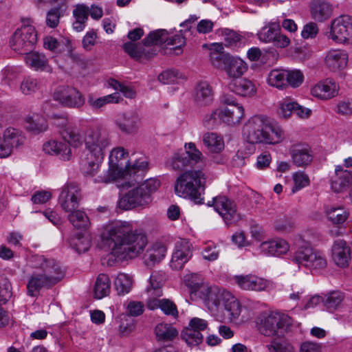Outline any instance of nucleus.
Returning a JSON list of instances; mask_svg holds the SVG:
<instances>
[{
    "instance_id": "f257e3e1",
    "label": "nucleus",
    "mask_w": 352,
    "mask_h": 352,
    "mask_svg": "<svg viewBox=\"0 0 352 352\" xmlns=\"http://www.w3.org/2000/svg\"><path fill=\"white\" fill-rule=\"evenodd\" d=\"M101 239L111 250L109 259L114 257L118 262L136 258L144 252L148 243L144 232L133 230L129 222L121 221L107 225L101 234Z\"/></svg>"
},
{
    "instance_id": "f03ea898",
    "label": "nucleus",
    "mask_w": 352,
    "mask_h": 352,
    "mask_svg": "<svg viewBox=\"0 0 352 352\" xmlns=\"http://www.w3.org/2000/svg\"><path fill=\"white\" fill-rule=\"evenodd\" d=\"M36 271L30 276L27 283L28 294L37 296L43 287H51L58 283L65 276V272L58 261L44 256L34 258Z\"/></svg>"
},
{
    "instance_id": "7ed1b4c3",
    "label": "nucleus",
    "mask_w": 352,
    "mask_h": 352,
    "mask_svg": "<svg viewBox=\"0 0 352 352\" xmlns=\"http://www.w3.org/2000/svg\"><path fill=\"white\" fill-rule=\"evenodd\" d=\"M243 136L250 144H275L284 138V132L272 118L256 115L251 117L243 126Z\"/></svg>"
},
{
    "instance_id": "20e7f679",
    "label": "nucleus",
    "mask_w": 352,
    "mask_h": 352,
    "mask_svg": "<svg viewBox=\"0 0 352 352\" xmlns=\"http://www.w3.org/2000/svg\"><path fill=\"white\" fill-rule=\"evenodd\" d=\"M205 182V175L201 170H186L177 178L174 185L175 192L181 197L189 199L196 204H201Z\"/></svg>"
},
{
    "instance_id": "39448f33",
    "label": "nucleus",
    "mask_w": 352,
    "mask_h": 352,
    "mask_svg": "<svg viewBox=\"0 0 352 352\" xmlns=\"http://www.w3.org/2000/svg\"><path fill=\"white\" fill-rule=\"evenodd\" d=\"M204 302L210 311L226 310L230 319H236L241 311L239 301L230 292L216 286L205 289Z\"/></svg>"
},
{
    "instance_id": "423d86ee",
    "label": "nucleus",
    "mask_w": 352,
    "mask_h": 352,
    "mask_svg": "<svg viewBox=\"0 0 352 352\" xmlns=\"http://www.w3.org/2000/svg\"><path fill=\"white\" fill-rule=\"evenodd\" d=\"M60 134L67 142L49 141L43 144L45 153L58 157L63 161H69L72 157V150L68 145L78 147L84 142V137L81 130L76 126L67 125L60 131Z\"/></svg>"
},
{
    "instance_id": "0eeeda50",
    "label": "nucleus",
    "mask_w": 352,
    "mask_h": 352,
    "mask_svg": "<svg viewBox=\"0 0 352 352\" xmlns=\"http://www.w3.org/2000/svg\"><path fill=\"white\" fill-rule=\"evenodd\" d=\"M168 38V31L160 29L150 32L143 40L142 43L127 42L123 45L124 51L133 59L151 58L156 54L153 45H164Z\"/></svg>"
},
{
    "instance_id": "6e6552de",
    "label": "nucleus",
    "mask_w": 352,
    "mask_h": 352,
    "mask_svg": "<svg viewBox=\"0 0 352 352\" xmlns=\"http://www.w3.org/2000/svg\"><path fill=\"white\" fill-rule=\"evenodd\" d=\"M128 156V152L123 147L113 149L109 155V170L103 175L95 178L94 182L108 184L118 178L124 177V172L129 170Z\"/></svg>"
},
{
    "instance_id": "1a4fd4ad",
    "label": "nucleus",
    "mask_w": 352,
    "mask_h": 352,
    "mask_svg": "<svg viewBox=\"0 0 352 352\" xmlns=\"http://www.w3.org/2000/svg\"><path fill=\"white\" fill-rule=\"evenodd\" d=\"M292 322V318L287 314L278 311H272L269 314H262L258 324L260 332L264 336L278 335L280 336L285 331L289 330Z\"/></svg>"
},
{
    "instance_id": "9d476101",
    "label": "nucleus",
    "mask_w": 352,
    "mask_h": 352,
    "mask_svg": "<svg viewBox=\"0 0 352 352\" xmlns=\"http://www.w3.org/2000/svg\"><path fill=\"white\" fill-rule=\"evenodd\" d=\"M85 150L104 156L111 146L109 132L104 128L97 126L90 128L84 136Z\"/></svg>"
},
{
    "instance_id": "9b49d317",
    "label": "nucleus",
    "mask_w": 352,
    "mask_h": 352,
    "mask_svg": "<svg viewBox=\"0 0 352 352\" xmlns=\"http://www.w3.org/2000/svg\"><path fill=\"white\" fill-rule=\"evenodd\" d=\"M296 263L311 270L323 269L327 266V259L322 252L314 250L308 243L299 245L292 257Z\"/></svg>"
},
{
    "instance_id": "f8f14e48",
    "label": "nucleus",
    "mask_w": 352,
    "mask_h": 352,
    "mask_svg": "<svg viewBox=\"0 0 352 352\" xmlns=\"http://www.w3.org/2000/svg\"><path fill=\"white\" fill-rule=\"evenodd\" d=\"M37 41V34L34 26L24 25L18 28L10 40L11 48L21 54L30 52Z\"/></svg>"
},
{
    "instance_id": "ddd939ff",
    "label": "nucleus",
    "mask_w": 352,
    "mask_h": 352,
    "mask_svg": "<svg viewBox=\"0 0 352 352\" xmlns=\"http://www.w3.org/2000/svg\"><path fill=\"white\" fill-rule=\"evenodd\" d=\"M184 152L176 153L173 157L169 166L174 170L182 171L188 167H192L201 161L202 154L192 142L185 144Z\"/></svg>"
},
{
    "instance_id": "4468645a",
    "label": "nucleus",
    "mask_w": 352,
    "mask_h": 352,
    "mask_svg": "<svg viewBox=\"0 0 352 352\" xmlns=\"http://www.w3.org/2000/svg\"><path fill=\"white\" fill-rule=\"evenodd\" d=\"M25 141V137L18 129L8 128L3 130L0 125V157H8L14 148L23 145Z\"/></svg>"
},
{
    "instance_id": "2eb2a0df",
    "label": "nucleus",
    "mask_w": 352,
    "mask_h": 352,
    "mask_svg": "<svg viewBox=\"0 0 352 352\" xmlns=\"http://www.w3.org/2000/svg\"><path fill=\"white\" fill-rule=\"evenodd\" d=\"M329 37L337 43H346L352 40V17L341 15L331 23Z\"/></svg>"
},
{
    "instance_id": "dca6fc26",
    "label": "nucleus",
    "mask_w": 352,
    "mask_h": 352,
    "mask_svg": "<svg viewBox=\"0 0 352 352\" xmlns=\"http://www.w3.org/2000/svg\"><path fill=\"white\" fill-rule=\"evenodd\" d=\"M81 198L79 185L76 182H68L61 188L58 203L65 212H69L78 208Z\"/></svg>"
},
{
    "instance_id": "f3484780",
    "label": "nucleus",
    "mask_w": 352,
    "mask_h": 352,
    "mask_svg": "<svg viewBox=\"0 0 352 352\" xmlns=\"http://www.w3.org/2000/svg\"><path fill=\"white\" fill-rule=\"evenodd\" d=\"M278 23L270 22L263 27L258 32V39L263 43H272L277 47H286L290 43L289 38L280 33Z\"/></svg>"
},
{
    "instance_id": "a211bd4d",
    "label": "nucleus",
    "mask_w": 352,
    "mask_h": 352,
    "mask_svg": "<svg viewBox=\"0 0 352 352\" xmlns=\"http://www.w3.org/2000/svg\"><path fill=\"white\" fill-rule=\"evenodd\" d=\"M53 98L62 105L70 108H80L85 103L82 94L72 87H58L54 93Z\"/></svg>"
},
{
    "instance_id": "6ab92c4d",
    "label": "nucleus",
    "mask_w": 352,
    "mask_h": 352,
    "mask_svg": "<svg viewBox=\"0 0 352 352\" xmlns=\"http://www.w3.org/2000/svg\"><path fill=\"white\" fill-rule=\"evenodd\" d=\"M215 210L221 216L226 224H232L241 219L234 202L226 196H218L213 199Z\"/></svg>"
},
{
    "instance_id": "aec40b11",
    "label": "nucleus",
    "mask_w": 352,
    "mask_h": 352,
    "mask_svg": "<svg viewBox=\"0 0 352 352\" xmlns=\"http://www.w3.org/2000/svg\"><path fill=\"white\" fill-rule=\"evenodd\" d=\"M151 202L148 193L143 192L139 186L130 190L119 200L118 206L123 210H130L137 206L148 205Z\"/></svg>"
},
{
    "instance_id": "412c9836",
    "label": "nucleus",
    "mask_w": 352,
    "mask_h": 352,
    "mask_svg": "<svg viewBox=\"0 0 352 352\" xmlns=\"http://www.w3.org/2000/svg\"><path fill=\"white\" fill-rule=\"evenodd\" d=\"M208 327L206 320L194 318L190 320L188 327L183 331L182 338L189 346H197L202 342L203 336L201 331L205 330Z\"/></svg>"
},
{
    "instance_id": "4be33fe9",
    "label": "nucleus",
    "mask_w": 352,
    "mask_h": 352,
    "mask_svg": "<svg viewBox=\"0 0 352 352\" xmlns=\"http://www.w3.org/2000/svg\"><path fill=\"white\" fill-rule=\"evenodd\" d=\"M192 256L190 244L188 241L182 240L176 242L170 262V267L175 270H181Z\"/></svg>"
},
{
    "instance_id": "5701e85b",
    "label": "nucleus",
    "mask_w": 352,
    "mask_h": 352,
    "mask_svg": "<svg viewBox=\"0 0 352 352\" xmlns=\"http://www.w3.org/2000/svg\"><path fill=\"white\" fill-rule=\"evenodd\" d=\"M234 279L239 287L244 290L261 292L273 287L272 282L252 274L236 276Z\"/></svg>"
},
{
    "instance_id": "b1692460",
    "label": "nucleus",
    "mask_w": 352,
    "mask_h": 352,
    "mask_svg": "<svg viewBox=\"0 0 352 352\" xmlns=\"http://www.w3.org/2000/svg\"><path fill=\"white\" fill-rule=\"evenodd\" d=\"M104 160V156L85 150L80 157V168L81 173L87 177L96 175Z\"/></svg>"
},
{
    "instance_id": "393cba45",
    "label": "nucleus",
    "mask_w": 352,
    "mask_h": 352,
    "mask_svg": "<svg viewBox=\"0 0 352 352\" xmlns=\"http://www.w3.org/2000/svg\"><path fill=\"white\" fill-rule=\"evenodd\" d=\"M293 163L298 167H306L313 160L310 147L302 143L292 145L289 149Z\"/></svg>"
},
{
    "instance_id": "a878e982",
    "label": "nucleus",
    "mask_w": 352,
    "mask_h": 352,
    "mask_svg": "<svg viewBox=\"0 0 352 352\" xmlns=\"http://www.w3.org/2000/svg\"><path fill=\"white\" fill-rule=\"evenodd\" d=\"M312 111L307 107L300 105L295 101L285 100L280 104L278 113L280 116L287 118L292 114H295L301 119H306L310 117Z\"/></svg>"
},
{
    "instance_id": "bb28decb",
    "label": "nucleus",
    "mask_w": 352,
    "mask_h": 352,
    "mask_svg": "<svg viewBox=\"0 0 352 352\" xmlns=\"http://www.w3.org/2000/svg\"><path fill=\"white\" fill-rule=\"evenodd\" d=\"M214 94L212 87L206 81L198 82L195 88L194 101L197 107H203L212 104Z\"/></svg>"
},
{
    "instance_id": "cd10ccee",
    "label": "nucleus",
    "mask_w": 352,
    "mask_h": 352,
    "mask_svg": "<svg viewBox=\"0 0 352 352\" xmlns=\"http://www.w3.org/2000/svg\"><path fill=\"white\" fill-rule=\"evenodd\" d=\"M332 258L338 266L344 267L351 259V248L344 240H336L332 246Z\"/></svg>"
},
{
    "instance_id": "c85d7f7f",
    "label": "nucleus",
    "mask_w": 352,
    "mask_h": 352,
    "mask_svg": "<svg viewBox=\"0 0 352 352\" xmlns=\"http://www.w3.org/2000/svg\"><path fill=\"white\" fill-rule=\"evenodd\" d=\"M221 121L228 125L234 126L241 122L244 116L242 105H230L220 107Z\"/></svg>"
},
{
    "instance_id": "c756f323",
    "label": "nucleus",
    "mask_w": 352,
    "mask_h": 352,
    "mask_svg": "<svg viewBox=\"0 0 352 352\" xmlns=\"http://www.w3.org/2000/svg\"><path fill=\"white\" fill-rule=\"evenodd\" d=\"M336 175L332 179L331 186L335 192L346 190L352 182V172L344 170L342 166H337Z\"/></svg>"
},
{
    "instance_id": "7c9ffc66",
    "label": "nucleus",
    "mask_w": 352,
    "mask_h": 352,
    "mask_svg": "<svg viewBox=\"0 0 352 352\" xmlns=\"http://www.w3.org/2000/svg\"><path fill=\"white\" fill-rule=\"evenodd\" d=\"M228 88L231 91L243 97H250L256 93L254 85L247 78L232 79L228 84Z\"/></svg>"
},
{
    "instance_id": "2f4dec72",
    "label": "nucleus",
    "mask_w": 352,
    "mask_h": 352,
    "mask_svg": "<svg viewBox=\"0 0 352 352\" xmlns=\"http://www.w3.org/2000/svg\"><path fill=\"white\" fill-rule=\"evenodd\" d=\"M139 122L138 114L135 111H129L121 114L116 123L123 133L129 134L137 130Z\"/></svg>"
},
{
    "instance_id": "473e14b6",
    "label": "nucleus",
    "mask_w": 352,
    "mask_h": 352,
    "mask_svg": "<svg viewBox=\"0 0 352 352\" xmlns=\"http://www.w3.org/2000/svg\"><path fill=\"white\" fill-rule=\"evenodd\" d=\"M338 92L336 84L330 79L320 82L311 89L312 96L320 99H329L334 97Z\"/></svg>"
},
{
    "instance_id": "72a5a7b5",
    "label": "nucleus",
    "mask_w": 352,
    "mask_h": 352,
    "mask_svg": "<svg viewBox=\"0 0 352 352\" xmlns=\"http://www.w3.org/2000/svg\"><path fill=\"white\" fill-rule=\"evenodd\" d=\"M332 12V6L324 0H314L311 3V16L316 21H326L331 16Z\"/></svg>"
},
{
    "instance_id": "f704fd0d",
    "label": "nucleus",
    "mask_w": 352,
    "mask_h": 352,
    "mask_svg": "<svg viewBox=\"0 0 352 352\" xmlns=\"http://www.w3.org/2000/svg\"><path fill=\"white\" fill-rule=\"evenodd\" d=\"M289 249V245L283 239H276L263 242L260 245L261 252L267 255L280 256L286 254Z\"/></svg>"
},
{
    "instance_id": "c9c22d12",
    "label": "nucleus",
    "mask_w": 352,
    "mask_h": 352,
    "mask_svg": "<svg viewBox=\"0 0 352 352\" xmlns=\"http://www.w3.org/2000/svg\"><path fill=\"white\" fill-rule=\"evenodd\" d=\"M25 60L26 63L35 71L52 72V68L49 64L47 56L43 53H28Z\"/></svg>"
},
{
    "instance_id": "e433bc0d",
    "label": "nucleus",
    "mask_w": 352,
    "mask_h": 352,
    "mask_svg": "<svg viewBox=\"0 0 352 352\" xmlns=\"http://www.w3.org/2000/svg\"><path fill=\"white\" fill-rule=\"evenodd\" d=\"M347 54L341 50L330 51L325 59L327 66L332 71L344 69L347 64Z\"/></svg>"
},
{
    "instance_id": "4c0bfd02",
    "label": "nucleus",
    "mask_w": 352,
    "mask_h": 352,
    "mask_svg": "<svg viewBox=\"0 0 352 352\" xmlns=\"http://www.w3.org/2000/svg\"><path fill=\"white\" fill-rule=\"evenodd\" d=\"M167 248L162 243H155L150 247L144 254V263L147 266L160 262L165 256Z\"/></svg>"
},
{
    "instance_id": "58836bf2",
    "label": "nucleus",
    "mask_w": 352,
    "mask_h": 352,
    "mask_svg": "<svg viewBox=\"0 0 352 352\" xmlns=\"http://www.w3.org/2000/svg\"><path fill=\"white\" fill-rule=\"evenodd\" d=\"M224 69L229 77L235 79L239 78L246 72L248 67L242 59L230 56Z\"/></svg>"
},
{
    "instance_id": "ea45409f",
    "label": "nucleus",
    "mask_w": 352,
    "mask_h": 352,
    "mask_svg": "<svg viewBox=\"0 0 352 352\" xmlns=\"http://www.w3.org/2000/svg\"><path fill=\"white\" fill-rule=\"evenodd\" d=\"M155 333L157 341H173L178 335L177 329L170 324L160 323L155 329Z\"/></svg>"
},
{
    "instance_id": "a19ab883",
    "label": "nucleus",
    "mask_w": 352,
    "mask_h": 352,
    "mask_svg": "<svg viewBox=\"0 0 352 352\" xmlns=\"http://www.w3.org/2000/svg\"><path fill=\"white\" fill-rule=\"evenodd\" d=\"M25 127L28 131L38 134L47 129V124L43 117L38 114H34L26 118Z\"/></svg>"
},
{
    "instance_id": "79ce46f5",
    "label": "nucleus",
    "mask_w": 352,
    "mask_h": 352,
    "mask_svg": "<svg viewBox=\"0 0 352 352\" xmlns=\"http://www.w3.org/2000/svg\"><path fill=\"white\" fill-rule=\"evenodd\" d=\"M164 280V274L162 272L157 271L152 272L149 279L150 285L146 288L148 295L162 296V286Z\"/></svg>"
},
{
    "instance_id": "37998d69",
    "label": "nucleus",
    "mask_w": 352,
    "mask_h": 352,
    "mask_svg": "<svg viewBox=\"0 0 352 352\" xmlns=\"http://www.w3.org/2000/svg\"><path fill=\"white\" fill-rule=\"evenodd\" d=\"M203 143L212 153H219L224 148L223 138L215 133H206L203 135Z\"/></svg>"
},
{
    "instance_id": "c03bdc74",
    "label": "nucleus",
    "mask_w": 352,
    "mask_h": 352,
    "mask_svg": "<svg viewBox=\"0 0 352 352\" xmlns=\"http://www.w3.org/2000/svg\"><path fill=\"white\" fill-rule=\"evenodd\" d=\"M111 282L107 275L100 274L98 276L94 285V296L98 299L107 296L110 293Z\"/></svg>"
},
{
    "instance_id": "a18cd8bd",
    "label": "nucleus",
    "mask_w": 352,
    "mask_h": 352,
    "mask_svg": "<svg viewBox=\"0 0 352 352\" xmlns=\"http://www.w3.org/2000/svg\"><path fill=\"white\" fill-rule=\"evenodd\" d=\"M223 47L221 44H213V48L210 53V59L212 64L216 67H220L222 65L226 66V63L230 57L229 54L223 52Z\"/></svg>"
},
{
    "instance_id": "49530a36",
    "label": "nucleus",
    "mask_w": 352,
    "mask_h": 352,
    "mask_svg": "<svg viewBox=\"0 0 352 352\" xmlns=\"http://www.w3.org/2000/svg\"><path fill=\"white\" fill-rule=\"evenodd\" d=\"M67 219L76 229L86 230L89 226V219L84 211L74 210L69 212Z\"/></svg>"
},
{
    "instance_id": "de8ad7c7",
    "label": "nucleus",
    "mask_w": 352,
    "mask_h": 352,
    "mask_svg": "<svg viewBox=\"0 0 352 352\" xmlns=\"http://www.w3.org/2000/svg\"><path fill=\"white\" fill-rule=\"evenodd\" d=\"M69 246L78 253L85 252L90 246L91 242L87 237L82 234H76L68 239Z\"/></svg>"
},
{
    "instance_id": "09e8293b",
    "label": "nucleus",
    "mask_w": 352,
    "mask_h": 352,
    "mask_svg": "<svg viewBox=\"0 0 352 352\" xmlns=\"http://www.w3.org/2000/svg\"><path fill=\"white\" fill-rule=\"evenodd\" d=\"M267 82L270 86L278 89L287 87V70H272L268 74Z\"/></svg>"
},
{
    "instance_id": "8fccbe9b",
    "label": "nucleus",
    "mask_w": 352,
    "mask_h": 352,
    "mask_svg": "<svg viewBox=\"0 0 352 352\" xmlns=\"http://www.w3.org/2000/svg\"><path fill=\"white\" fill-rule=\"evenodd\" d=\"M325 212L328 219L337 225L344 223L349 217L348 212L342 207H330Z\"/></svg>"
},
{
    "instance_id": "3c124183",
    "label": "nucleus",
    "mask_w": 352,
    "mask_h": 352,
    "mask_svg": "<svg viewBox=\"0 0 352 352\" xmlns=\"http://www.w3.org/2000/svg\"><path fill=\"white\" fill-rule=\"evenodd\" d=\"M344 298L342 292L334 291L324 297L323 305L329 311H333L340 307Z\"/></svg>"
},
{
    "instance_id": "603ef678",
    "label": "nucleus",
    "mask_w": 352,
    "mask_h": 352,
    "mask_svg": "<svg viewBox=\"0 0 352 352\" xmlns=\"http://www.w3.org/2000/svg\"><path fill=\"white\" fill-rule=\"evenodd\" d=\"M120 96L118 93H114L98 98L89 96L87 100L88 104L94 109H98L104 105L110 103H118Z\"/></svg>"
},
{
    "instance_id": "864d4df0",
    "label": "nucleus",
    "mask_w": 352,
    "mask_h": 352,
    "mask_svg": "<svg viewBox=\"0 0 352 352\" xmlns=\"http://www.w3.org/2000/svg\"><path fill=\"white\" fill-rule=\"evenodd\" d=\"M114 283L116 289L119 295L128 294L132 287L131 278L126 274H119Z\"/></svg>"
},
{
    "instance_id": "5fc2aeb1",
    "label": "nucleus",
    "mask_w": 352,
    "mask_h": 352,
    "mask_svg": "<svg viewBox=\"0 0 352 352\" xmlns=\"http://www.w3.org/2000/svg\"><path fill=\"white\" fill-rule=\"evenodd\" d=\"M267 347L269 352H294L292 346L283 338L273 340Z\"/></svg>"
},
{
    "instance_id": "6e6d98bb",
    "label": "nucleus",
    "mask_w": 352,
    "mask_h": 352,
    "mask_svg": "<svg viewBox=\"0 0 352 352\" xmlns=\"http://www.w3.org/2000/svg\"><path fill=\"white\" fill-rule=\"evenodd\" d=\"M43 46L54 53H59L64 50L65 44L63 38L58 40L52 36H47L43 38Z\"/></svg>"
},
{
    "instance_id": "4d7b16f0",
    "label": "nucleus",
    "mask_w": 352,
    "mask_h": 352,
    "mask_svg": "<svg viewBox=\"0 0 352 352\" xmlns=\"http://www.w3.org/2000/svg\"><path fill=\"white\" fill-rule=\"evenodd\" d=\"M186 43V40L184 36L181 34H176L172 36H170L169 33L168 32V38L165 41L164 46L169 47L170 50H181L182 47H183Z\"/></svg>"
},
{
    "instance_id": "13d9d810",
    "label": "nucleus",
    "mask_w": 352,
    "mask_h": 352,
    "mask_svg": "<svg viewBox=\"0 0 352 352\" xmlns=\"http://www.w3.org/2000/svg\"><path fill=\"white\" fill-rule=\"evenodd\" d=\"M303 74L300 70H287V86L299 87L303 81Z\"/></svg>"
},
{
    "instance_id": "bf43d9fd",
    "label": "nucleus",
    "mask_w": 352,
    "mask_h": 352,
    "mask_svg": "<svg viewBox=\"0 0 352 352\" xmlns=\"http://www.w3.org/2000/svg\"><path fill=\"white\" fill-rule=\"evenodd\" d=\"M206 126L213 128L221 123V116H220V108L212 111L206 114L203 120Z\"/></svg>"
},
{
    "instance_id": "052dcab7",
    "label": "nucleus",
    "mask_w": 352,
    "mask_h": 352,
    "mask_svg": "<svg viewBox=\"0 0 352 352\" xmlns=\"http://www.w3.org/2000/svg\"><path fill=\"white\" fill-rule=\"evenodd\" d=\"M181 78V74L176 69H169L161 73L158 80L164 84H172L177 82Z\"/></svg>"
},
{
    "instance_id": "680f3d73",
    "label": "nucleus",
    "mask_w": 352,
    "mask_h": 352,
    "mask_svg": "<svg viewBox=\"0 0 352 352\" xmlns=\"http://www.w3.org/2000/svg\"><path fill=\"white\" fill-rule=\"evenodd\" d=\"M294 186L292 189L293 193H295L298 190L309 184V177L303 172H297L294 173Z\"/></svg>"
},
{
    "instance_id": "e2e57ef3",
    "label": "nucleus",
    "mask_w": 352,
    "mask_h": 352,
    "mask_svg": "<svg viewBox=\"0 0 352 352\" xmlns=\"http://www.w3.org/2000/svg\"><path fill=\"white\" fill-rule=\"evenodd\" d=\"M10 296V284L8 280L0 274V302H6Z\"/></svg>"
},
{
    "instance_id": "0e129e2a",
    "label": "nucleus",
    "mask_w": 352,
    "mask_h": 352,
    "mask_svg": "<svg viewBox=\"0 0 352 352\" xmlns=\"http://www.w3.org/2000/svg\"><path fill=\"white\" fill-rule=\"evenodd\" d=\"M39 85L36 79L28 77L21 84V90L24 94H31L38 89Z\"/></svg>"
},
{
    "instance_id": "69168bd1",
    "label": "nucleus",
    "mask_w": 352,
    "mask_h": 352,
    "mask_svg": "<svg viewBox=\"0 0 352 352\" xmlns=\"http://www.w3.org/2000/svg\"><path fill=\"white\" fill-rule=\"evenodd\" d=\"M60 17V8H54L50 9L47 13L46 24L51 28H56L59 23Z\"/></svg>"
},
{
    "instance_id": "338daca9",
    "label": "nucleus",
    "mask_w": 352,
    "mask_h": 352,
    "mask_svg": "<svg viewBox=\"0 0 352 352\" xmlns=\"http://www.w3.org/2000/svg\"><path fill=\"white\" fill-rule=\"evenodd\" d=\"M135 329V324L133 320L129 316H124V318L121 319L120 324L119 325V332L120 335L123 336H128Z\"/></svg>"
},
{
    "instance_id": "774afa93",
    "label": "nucleus",
    "mask_w": 352,
    "mask_h": 352,
    "mask_svg": "<svg viewBox=\"0 0 352 352\" xmlns=\"http://www.w3.org/2000/svg\"><path fill=\"white\" fill-rule=\"evenodd\" d=\"M336 112L344 116H352V100H343L337 104Z\"/></svg>"
}]
</instances>
